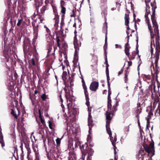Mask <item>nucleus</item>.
Instances as JSON below:
<instances>
[{"mask_svg": "<svg viewBox=\"0 0 160 160\" xmlns=\"http://www.w3.org/2000/svg\"><path fill=\"white\" fill-rule=\"evenodd\" d=\"M137 54L138 55V54H138V53H139V51H137Z\"/></svg>", "mask_w": 160, "mask_h": 160, "instance_id": "63", "label": "nucleus"}, {"mask_svg": "<svg viewBox=\"0 0 160 160\" xmlns=\"http://www.w3.org/2000/svg\"><path fill=\"white\" fill-rule=\"evenodd\" d=\"M149 147L153 151L154 149V142L153 141H152V142L150 143L149 145Z\"/></svg>", "mask_w": 160, "mask_h": 160, "instance_id": "23", "label": "nucleus"}, {"mask_svg": "<svg viewBox=\"0 0 160 160\" xmlns=\"http://www.w3.org/2000/svg\"><path fill=\"white\" fill-rule=\"evenodd\" d=\"M26 148L27 150V155L28 154V156H29V154H30L31 153V150L29 146H26Z\"/></svg>", "mask_w": 160, "mask_h": 160, "instance_id": "27", "label": "nucleus"}, {"mask_svg": "<svg viewBox=\"0 0 160 160\" xmlns=\"http://www.w3.org/2000/svg\"><path fill=\"white\" fill-rule=\"evenodd\" d=\"M101 2L103 3H106L107 2V0H100Z\"/></svg>", "mask_w": 160, "mask_h": 160, "instance_id": "46", "label": "nucleus"}, {"mask_svg": "<svg viewBox=\"0 0 160 160\" xmlns=\"http://www.w3.org/2000/svg\"><path fill=\"white\" fill-rule=\"evenodd\" d=\"M110 110H112V111H111L112 113V112H113V113L114 112H116L117 110V109L116 108V107L115 106L113 107L112 109H111V108H110Z\"/></svg>", "mask_w": 160, "mask_h": 160, "instance_id": "32", "label": "nucleus"}, {"mask_svg": "<svg viewBox=\"0 0 160 160\" xmlns=\"http://www.w3.org/2000/svg\"><path fill=\"white\" fill-rule=\"evenodd\" d=\"M53 44V42H51L50 43H49L48 44V53H50L52 48V45Z\"/></svg>", "mask_w": 160, "mask_h": 160, "instance_id": "18", "label": "nucleus"}, {"mask_svg": "<svg viewBox=\"0 0 160 160\" xmlns=\"http://www.w3.org/2000/svg\"><path fill=\"white\" fill-rule=\"evenodd\" d=\"M108 95H110L111 94V91L110 90V86L109 87H108Z\"/></svg>", "mask_w": 160, "mask_h": 160, "instance_id": "45", "label": "nucleus"}, {"mask_svg": "<svg viewBox=\"0 0 160 160\" xmlns=\"http://www.w3.org/2000/svg\"><path fill=\"white\" fill-rule=\"evenodd\" d=\"M125 131H127V132H128L129 130V127L128 126H127L124 129Z\"/></svg>", "mask_w": 160, "mask_h": 160, "instance_id": "43", "label": "nucleus"}, {"mask_svg": "<svg viewBox=\"0 0 160 160\" xmlns=\"http://www.w3.org/2000/svg\"><path fill=\"white\" fill-rule=\"evenodd\" d=\"M61 12L63 13L62 16H64V14L66 12V8L64 7H61Z\"/></svg>", "mask_w": 160, "mask_h": 160, "instance_id": "26", "label": "nucleus"}, {"mask_svg": "<svg viewBox=\"0 0 160 160\" xmlns=\"http://www.w3.org/2000/svg\"><path fill=\"white\" fill-rule=\"evenodd\" d=\"M159 53L158 50H156L155 53V55L153 58V59L155 60V67L157 69L159 68L158 66V61L159 58Z\"/></svg>", "mask_w": 160, "mask_h": 160, "instance_id": "5", "label": "nucleus"}, {"mask_svg": "<svg viewBox=\"0 0 160 160\" xmlns=\"http://www.w3.org/2000/svg\"><path fill=\"white\" fill-rule=\"evenodd\" d=\"M11 114L13 115L14 116V117L16 119H17L18 116H17V114L16 113H15L14 111L12 109L11 110Z\"/></svg>", "mask_w": 160, "mask_h": 160, "instance_id": "28", "label": "nucleus"}, {"mask_svg": "<svg viewBox=\"0 0 160 160\" xmlns=\"http://www.w3.org/2000/svg\"><path fill=\"white\" fill-rule=\"evenodd\" d=\"M88 125H91V127L93 126L91 114L90 113H89L88 114Z\"/></svg>", "mask_w": 160, "mask_h": 160, "instance_id": "11", "label": "nucleus"}, {"mask_svg": "<svg viewBox=\"0 0 160 160\" xmlns=\"http://www.w3.org/2000/svg\"><path fill=\"white\" fill-rule=\"evenodd\" d=\"M68 74L67 73V72L66 71L63 72L62 78V80L64 82L65 81L67 78L68 77Z\"/></svg>", "mask_w": 160, "mask_h": 160, "instance_id": "15", "label": "nucleus"}, {"mask_svg": "<svg viewBox=\"0 0 160 160\" xmlns=\"http://www.w3.org/2000/svg\"><path fill=\"white\" fill-rule=\"evenodd\" d=\"M140 104L139 103H137V108L138 109L136 111V112L137 114H139L142 112V108H140Z\"/></svg>", "mask_w": 160, "mask_h": 160, "instance_id": "19", "label": "nucleus"}, {"mask_svg": "<svg viewBox=\"0 0 160 160\" xmlns=\"http://www.w3.org/2000/svg\"><path fill=\"white\" fill-rule=\"evenodd\" d=\"M125 74H127L128 75L129 73V71H128V70H126L125 71Z\"/></svg>", "mask_w": 160, "mask_h": 160, "instance_id": "55", "label": "nucleus"}, {"mask_svg": "<svg viewBox=\"0 0 160 160\" xmlns=\"http://www.w3.org/2000/svg\"><path fill=\"white\" fill-rule=\"evenodd\" d=\"M140 134L141 136L142 135V133H143V131L141 129V128H140Z\"/></svg>", "mask_w": 160, "mask_h": 160, "instance_id": "48", "label": "nucleus"}, {"mask_svg": "<svg viewBox=\"0 0 160 160\" xmlns=\"http://www.w3.org/2000/svg\"><path fill=\"white\" fill-rule=\"evenodd\" d=\"M82 86L83 87V88L84 90V93L86 100V103L87 106L88 107L89 105V98L88 97V93L87 91V88L85 82L84 81L83 78H82Z\"/></svg>", "mask_w": 160, "mask_h": 160, "instance_id": "2", "label": "nucleus"}, {"mask_svg": "<svg viewBox=\"0 0 160 160\" xmlns=\"http://www.w3.org/2000/svg\"><path fill=\"white\" fill-rule=\"evenodd\" d=\"M107 75V80L108 81V87H109L110 86V84L109 83V74H106Z\"/></svg>", "mask_w": 160, "mask_h": 160, "instance_id": "30", "label": "nucleus"}, {"mask_svg": "<svg viewBox=\"0 0 160 160\" xmlns=\"http://www.w3.org/2000/svg\"><path fill=\"white\" fill-rule=\"evenodd\" d=\"M38 92V91L37 90H36L35 91H34V94H36Z\"/></svg>", "mask_w": 160, "mask_h": 160, "instance_id": "59", "label": "nucleus"}, {"mask_svg": "<svg viewBox=\"0 0 160 160\" xmlns=\"http://www.w3.org/2000/svg\"><path fill=\"white\" fill-rule=\"evenodd\" d=\"M128 26V27L127 28V29L128 30H129L130 29V28L129 27V25H128V26Z\"/></svg>", "mask_w": 160, "mask_h": 160, "instance_id": "57", "label": "nucleus"}, {"mask_svg": "<svg viewBox=\"0 0 160 160\" xmlns=\"http://www.w3.org/2000/svg\"><path fill=\"white\" fill-rule=\"evenodd\" d=\"M110 95H108V102L111 101V99Z\"/></svg>", "mask_w": 160, "mask_h": 160, "instance_id": "51", "label": "nucleus"}, {"mask_svg": "<svg viewBox=\"0 0 160 160\" xmlns=\"http://www.w3.org/2000/svg\"><path fill=\"white\" fill-rule=\"evenodd\" d=\"M73 26L74 27H76V24L75 23H74V24L73 25Z\"/></svg>", "mask_w": 160, "mask_h": 160, "instance_id": "61", "label": "nucleus"}, {"mask_svg": "<svg viewBox=\"0 0 160 160\" xmlns=\"http://www.w3.org/2000/svg\"><path fill=\"white\" fill-rule=\"evenodd\" d=\"M107 41V36H106L105 37V41L106 42Z\"/></svg>", "mask_w": 160, "mask_h": 160, "instance_id": "64", "label": "nucleus"}, {"mask_svg": "<svg viewBox=\"0 0 160 160\" xmlns=\"http://www.w3.org/2000/svg\"><path fill=\"white\" fill-rule=\"evenodd\" d=\"M38 26L36 27H33V40L36 41V40L38 38Z\"/></svg>", "mask_w": 160, "mask_h": 160, "instance_id": "8", "label": "nucleus"}, {"mask_svg": "<svg viewBox=\"0 0 160 160\" xmlns=\"http://www.w3.org/2000/svg\"><path fill=\"white\" fill-rule=\"evenodd\" d=\"M109 105H108V111L106 112V118L107 119V122H108V124L109 125L110 123V121L111 119L113 117V114L111 113V112H108L109 111Z\"/></svg>", "mask_w": 160, "mask_h": 160, "instance_id": "7", "label": "nucleus"}, {"mask_svg": "<svg viewBox=\"0 0 160 160\" xmlns=\"http://www.w3.org/2000/svg\"><path fill=\"white\" fill-rule=\"evenodd\" d=\"M135 55L134 54L132 56H131L130 57V59H131L132 60L133 59L135 58Z\"/></svg>", "mask_w": 160, "mask_h": 160, "instance_id": "50", "label": "nucleus"}, {"mask_svg": "<svg viewBox=\"0 0 160 160\" xmlns=\"http://www.w3.org/2000/svg\"><path fill=\"white\" fill-rule=\"evenodd\" d=\"M39 118L40 119L41 122L42 123L43 125H44L45 124L44 119L42 118L41 114H40L39 115Z\"/></svg>", "mask_w": 160, "mask_h": 160, "instance_id": "24", "label": "nucleus"}, {"mask_svg": "<svg viewBox=\"0 0 160 160\" xmlns=\"http://www.w3.org/2000/svg\"><path fill=\"white\" fill-rule=\"evenodd\" d=\"M0 143L1 144L2 147L3 148L5 146V143L3 140V135L0 136Z\"/></svg>", "mask_w": 160, "mask_h": 160, "instance_id": "20", "label": "nucleus"}, {"mask_svg": "<svg viewBox=\"0 0 160 160\" xmlns=\"http://www.w3.org/2000/svg\"><path fill=\"white\" fill-rule=\"evenodd\" d=\"M49 127L50 129H52L53 128V123L50 121H48Z\"/></svg>", "mask_w": 160, "mask_h": 160, "instance_id": "31", "label": "nucleus"}, {"mask_svg": "<svg viewBox=\"0 0 160 160\" xmlns=\"http://www.w3.org/2000/svg\"><path fill=\"white\" fill-rule=\"evenodd\" d=\"M156 116H159L160 114V105H159L156 110V112L155 113Z\"/></svg>", "mask_w": 160, "mask_h": 160, "instance_id": "21", "label": "nucleus"}, {"mask_svg": "<svg viewBox=\"0 0 160 160\" xmlns=\"http://www.w3.org/2000/svg\"><path fill=\"white\" fill-rule=\"evenodd\" d=\"M99 86V83L98 82L93 81L90 84L89 89L92 91H96Z\"/></svg>", "mask_w": 160, "mask_h": 160, "instance_id": "4", "label": "nucleus"}, {"mask_svg": "<svg viewBox=\"0 0 160 160\" xmlns=\"http://www.w3.org/2000/svg\"><path fill=\"white\" fill-rule=\"evenodd\" d=\"M65 2L63 0H61L60 2V5L61 7H64Z\"/></svg>", "mask_w": 160, "mask_h": 160, "instance_id": "38", "label": "nucleus"}, {"mask_svg": "<svg viewBox=\"0 0 160 160\" xmlns=\"http://www.w3.org/2000/svg\"><path fill=\"white\" fill-rule=\"evenodd\" d=\"M2 128L0 126V136H1L2 135Z\"/></svg>", "mask_w": 160, "mask_h": 160, "instance_id": "52", "label": "nucleus"}, {"mask_svg": "<svg viewBox=\"0 0 160 160\" xmlns=\"http://www.w3.org/2000/svg\"><path fill=\"white\" fill-rule=\"evenodd\" d=\"M138 58H139L140 61H141V59L140 58V56L139 55V54H138Z\"/></svg>", "mask_w": 160, "mask_h": 160, "instance_id": "58", "label": "nucleus"}, {"mask_svg": "<svg viewBox=\"0 0 160 160\" xmlns=\"http://www.w3.org/2000/svg\"><path fill=\"white\" fill-rule=\"evenodd\" d=\"M31 62L32 63V64L33 65H35V62L34 60V58H32V59H31Z\"/></svg>", "mask_w": 160, "mask_h": 160, "instance_id": "39", "label": "nucleus"}, {"mask_svg": "<svg viewBox=\"0 0 160 160\" xmlns=\"http://www.w3.org/2000/svg\"><path fill=\"white\" fill-rule=\"evenodd\" d=\"M123 71V69L122 68L118 72V75H119L122 73Z\"/></svg>", "mask_w": 160, "mask_h": 160, "instance_id": "42", "label": "nucleus"}, {"mask_svg": "<svg viewBox=\"0 0 160 160\" xmlns=\"http://www.w3.org/2000/svg\"><path fill=\"white\" fill-rule=\"evenodd\" d=\"M149 108H150V110L148 113V115L146 118L147 121V124L146 126V128L149 129V127L150 125V119L151 118L152 116L153 115V112L154 110V106L153 107H150Z\"/></svg>", "mask_w": 160, "mask_h": 160, "instance_id": "3", "label": "nucleus"}, {"mask_svg": "<svg viewBox=\"0 0 160 160\" xmlns=\"http://www.w3.org/2000/svg\"><path fill=\"white\" fill-rule=\"evenodd\" d=\"M144 148L145 150L149 153H152L153 152V151L150 148L149 146H148L147 145H145L144 146Z\"/></svg>", "mask_w": 160, "mask_h": 160, "instance_id": "12", "label": "nucleus"}, {"mask_svg": "<svg viewBox=\"0 0 160 160\" xmlns=\"http://www.w3.org/2000/svg\"><path fill=\"white\" fill-rule=\"evenodd\" d=\"M73 44L74 48L76 49H78L81 46L80 41L79 40H78L76 38H74Z\"/></svg>", "mask_w": 160, "mask_h": 160, "instance_id": "9", "label": "nucleus"}, {"mask_svg": "<svg viewBox=\"0 0 160 160\" xmlns=\"http://www.w3.org/2000/svg\"><path fill=\"white\" fill-rule=\"evenodd\" d=\"M129 36H128V42L125 44V52L126 54V55L128 56L129 55V49H130V46L128 44V40H129Z\"/></svg>", "mask_w": 160, "mask_h": 160, "instance_id": "10", "label": "nucleus"}, {"mask_svg": "<svg viewBox=\"0 0 160 160\" xmlns=\"http://www.w3.org/2000/svg\"><path fill=\"white\" fill-rule=\"evenodd\" d=\"M73 62L75 67H77V64L78 63V65L79 66V68H80L79 66V63L78 62V58H77V56L76 54V52L74 54V59Z\"/></svg>", "mask_w": 160, "mask_h": 160, "instance_id": "14", "label": "nucleus"}, {"mask_svg": "<svg viewBox=\"0 0 160 160\" xmlns=\"http://www.w3.org/2000/svg\"><path fill=\"white\" fill-rule=\"evenodd\" d=\"M108 67H109V65L108 63H107L106 69V74H109V70H108Z\"/></svg>", "mask_w": 160, "mask_h": 160, "instance_id": "34", "label": "nucleus"}, {"mask_svg": "<svg viewBox=\"0 0 160 160\" xmlns=\"http://www.w3.org/2000/svg\"><path fill=\"white\" fill-rule=\"evenodd\" d=\"M110 137L112 144L113 146L114 147L115 145V142L117 141L116 137V136H115L114 138L113 139V138L112 136H111Z\"/></svg>", "mask_w": 160, "mask_h": 160, "instance_id": "16", "label": "nucleus"}, {"mask_svg": "<svg viewBox=\"0 0 160 160\" xmlns=\"http://www.w3.org/2000/svg\"><path fill=\"white\" fill-rule=\"evenodd\" d=\"M115 48H120L121 49L122 48V47L120 45H118V44H116L115 45Z\"/></svg>", "mask_w": 160, "mask_h": 160, "instance_id": "41", "label": "nucleus"}, {"mask_svg": "<svg viewBox=\"0 0 160 160\" xmlns=\"http://www.w3.org/2000/svg\"><path fill=\"white\" fill-rule=\"evenodd\" d=\"M44 28L46 29L47 32L48 33H50V31L49 29L46 26H44Z\"/></svg>", "mask_w": 160, "mask_h": 160, "instance_id": "44", "label": "nucleus"}, {"mask_svg": "<svg viewBox=\"0 0 160 160\" xmlns=\"http://www.w3.org/2000/svg\"><path fill=\"white\" fill-rule=\"evenodd\" d=\"M105 24L106 25V28H107V23L106 22H105Z\"/></svg>", "mask_w": 160, "mask_h": 160, "instance_id": "62", "label": "nucleus"}, {"mask_svg": "<svg viewBox=\"0 0 160 160\" xmlns=\"http://www.w3.org/2000/svg\"><path fill=\"white\" fill-rule=\"evenodd\" d=\"M22 21V19H18V22L17 23V25L19 26L21 25V22Z\"/></svg>", "mask_w": 160, "mask_h": 160, "instance_id": "35", "label": "nucleus"}, {"mask_svg": "<svg viewBox=\"0 0 160 160\" xmlns=\"http://www.w3.org/2000/svg\"><path fill=\"white\" fill-rule=\"evenodd\" d=\"M59 98H60V102L62 103L61 106V107H62V110H63V111H64V106L62 104L63 100L62 98L61 95V94L60 95Z\"/></svg>", "mask_w": 160, "mask_h": 160, "instance_id": "25", "label": "nucleus"}, {"mask_svg": "<svg viewBox=\"0 0 160 160\" xmlns=\"http://www.w3.org/2000/svg\"><path fill=\"white\" fill-rule=\"evenodd\" d=\"M60 141H61V140L59 138H57L56 140V143H57V144H59L60 143Z\"/></svg>", "mask_w": 160, "mask_h": 160, "instance_id": "40", "label": "nucleus"}, {"mask_svg": "<svg viewBox=\"0 0 160 160\" xmlns=\"http://www.w3.org/2000/svg\"><path fill=\"white\" fill-rule=\"evenodd\" d=\"M128 66H129V67H130V66H132V63L131 61H128Z\"/></svg>", "mask_w": 160, "mask_h": 160, "instance_id": "47", "label": "nucleus"}, {"mask_svg": "<svg viewBox=\"0 0 160 160\" xmlns=\"http://www.w3.org/2000/svg\"><path fill=\"white\" fill-rule=\"evenodd\" d=\"M115 9H116V8H111V10L112 11H113Z\"/></svg>", "mask_w": 160, "mask_h": 160, "instance_id": "60", "label": "nucleus"}, {"mask_svg": "<svg viewBox=\"0 0 160 160\" xmlns=\"http://www.w3.org/2000/svg\"><path fill=\"white\" fill-rule=\"evenodd\" d=\"M138 126H139V128H141L140 126V123L139 120V119H138Z\"/></svg>", "mask_w": 160, "mask_h": 160, "instance_id": "53", "label": "nucleus"}, {"mask_svg": "<svg viewBox=\"0 0 160 160\" xmlns=\"http://www.w3.org/2000/svg\"><path fill=\"white\" fill-rule=\"evenodd\" d=\"M64 62L66 63V65L68 66V62L67 61L66 59L64 60Z\"/></svg>", "mask_w": 160, "mask_h": 160, "instance_id": "54", "label": "nucleus"}, {"mask_svg": "<svg viewBox=\"0 0 160 160\" xmlns=\"http://www.w3.org/2000/svg\"><path fill=\"white\" fill-rule=\"evenodd\" d=\"M146 13L145 15L146 22L148 26L151 35L150 52L152 56L153 49L155 48L154 40L157 46L158 43V38L156 34H158V26L155 18V11L157 8L156 3L150 2V0H145Z\"/></svg>", "mask_w": 160, "mask_h": 160, "instance_id": "1", "label": "nucleus"}, {"mask_svg": "<svg viewBox=\"0 0 160 160\" xmlns=\"http://www.w3.org/2000/svg\"><path fill=\"white\" fill-rule=\"evenodd\" d=\"M76 10L73 9L72 11V12L71 13L70 16L71 17H75L76 16L75 12Z\"/></svg>", "mask_w": 160, "mask_h": 160, "instance_id": "29", "label": "nucleus"}, {"mask_svg": "<svg viewBox=\"0 0 160 160\" xmlns=\"http://www.w3.org/2000/svg\"><path fill=\"white\" fill-rule=\"evenodd\" d=\"M55 17L54 18V19L55 20V25L56 26L58 23L59 21V18L58 16H57L56 14H55Z\"/></svg>", "mask_w": 160, "mask_h": 160, "instance_id": "22", "label": "nucleus"}, {"mask_svg": "<svg viewBox=\"0 0 160 160\" xmlns=\"http://www.w3.org/2000/svg\"><path fill=\"white\" fill-rule=\"evenodd\" d=\"M128 75H127V74H125V77H124V78H125V82L126 83L128 81Z\"/></svg>", "mask_w": 160, "mask_h": 160, "instance_id": "36", "label": "nucleus"}, {"mask_svg": "<svg viewBox=\"0 0 160 160\" xmlns=\"http://www.w3.org/2000/svg\"><path fill=\"white\" fill-rule=\"evenodd\" d=\"M27 158L28 160H31L32 159V157L31 154H29V156L28 154Z\"/></svg>", "mask_w": 160, "mask_h": 160, "instance_id": "37", "label": "nucleus"}, {"mask_svg": "<svg viewBox=\"0 0 160 160\" xmlns=\"http://www.w3.org/2000/svg\"><path fill=\"white\" fill-rule=\"evenodd\" d=\"M124 19L125 20V24L126 26H128L129 23V15L127 13H125V15Z\"/></svg>", "mask_w": 160, "mask_h": 160, "instance_id": "13", "label": "nucleus"}, {"mask_svg": "<svg viewBox=\"0 0 160 160\" xmlns=\"http://www.w3.org/2000/svg\"><path fill=\"white\" fill-rule=\"evenodd\" d=\"M108 126H109V125L108 123V122H106V128L108 134L109 135V136H112V133L110 128L109 127H108Z\"/></svg>", "mask_w": 160, "mask_h": 160, "instance_id": "17", "label": "nucleus"}, {"mask_svg": "<svg viewBox=\"0 0 160 160\" xmlns=\"http://www.w3.org/2000/svg\"><path fill=\"white\" fill-rule=\"evenodd\" d=\"M89 126V133L90 134H91V127H90V125H88Z\"/></svg>", "mask_w": 160, "mask_h": 160, "instance_id": "49", "label": "nucleus"}, {"mask_svg": "<svg viewBox=\"0 0 160 160\" xmlns=\"http://www.w3.org/2000/svg\"><path fill=\"white\" fill-rule=\"evenodd\" d=\"M55 40H56L58 46L59 48H60L61 46L62 47L61 43L63 44L64 42V40L62 37L58 36V35H56Z\"/></svg>", "mask_w": 160, "mask_h": 160, "instance_id": "6", "label": "nucleus"}, {"mask_svg": "<svg viewBox=\"0 0 160 160\" xmlns=\"http://www.w3.org/2000/svg\"><path fill=\"white\" fill-rule=\"evenodd\" d=\"M42 99L44 101H45L46 99V96L45 94H43L41 96Z\"/></svg>", "mask_w": 160, "mask_h": 160, "instance_id": "33", "label": "nucleus"}, {"mask_svg": "<svg viewBox=\"0 0 160 160\" xmlns=\"http://www.w3.org/2000/svg\"><path fill=\"white\" fill-rule=\"evenodd\" d=\"M70 85H71V87L72 86H73V84H72V81H71V82H70Z\"/></svg>", "mask_w": 160, "mask_h": 160, "instance_id": "56", "label": "nucleus"}]
</instances>
